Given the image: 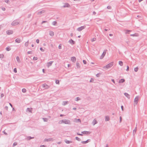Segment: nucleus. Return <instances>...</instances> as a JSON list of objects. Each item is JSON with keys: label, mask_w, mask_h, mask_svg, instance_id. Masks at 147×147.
I'll use <instances>...</instances> for the list:
<instances>
[{"label": "nucleus", "mask_w": 147, "mask_h": 147, "mask_svg": "<svg viewBox=\"0 0 147 147\" xmlns=\"http://www.w3.org/2000/svg\"><path fill=\"white\" fill-rule=\"evenodd\" d=\"M64 123L65 124H71L70 121L68 119H63L60 121L59 122V123Z\"/></svg>", "instance_id": "f257e3e1"}, {"label": "nucleus", "mask_w": 147, "mask_h": 147, "mask_svg": "<svg viewBox=\"0 0 147 147\" xmlns=\"http://www.w3.org/2000/svg\"><path fill=\"white\" fill-rule=\"evenodd\" d=\"M113 62H111L109 64L107 65H106L104 66L103 68L104 69L106 68L107 69L110 68L113 65Z\"/></svg>", "instance_id": "f03ea898"}, {"label": "nucleus", "mask_w": 147, "mask_h": 147, "mask_svg": "<svg viewBox=\"0 0 147 147\" xmlns=\"http://www.w3.org/2000/svg\"><path fill=\"white\" fill-rule=\"evenodd\" d=\"M138 96H137L135 98L134 102V105H136L137 104L138 102Z\"/></svg>", "instance_id": "7ed1b4c3"}, {"label": "nucleus", "mask_w": 147, "mask_h": 147, "mask_svg": "<svg viewBox=\"0 0 147 147\" xmlns=\"http://www.w3.org/2000/svg\"><path fill=\"white\" fill-rule=\"evenodd\" d=\"M19 24V23L16 20L13 21L11 23V25L13 26H15Z\"/></svg>", "instance_id": "20e7f679"}, {"label": "nucleus", "mask_w": 147, "mask_h": 147, "mask_svg": "<svg viewBox=\"0 0 147 147\" xmlns=\"http://www.w3.org/2000/svg\"><path fill=\"white\" fill-rule=\"evenodd\" d=\"M13 33V31L12 30H9L6 31V33L8 34H12Z\"/></svg>", "instance_id": "39448f33"}, {"label": "nucleus", "mask_w": 147, "mask_h": 147, "mask_svg": "<svg viewBox=\"0 0 147 147\" xmlns=\"http://www.w3.org/2000/svg\"><path fill=\"white\" fill-rule=\"evenodd\" d=\"M42 86L45 89H48L49 88V86L48 85L45 84H42Z\"/></svg>", "instance_id": "423d86ee"}, {"label": "nucleus", "mask_w": 147, "mask_h": 147, "mask_svg": "<svg viewBox=\"0 0 147 147\" xmlns=\"http://www.w3.org/2000/svg\"><path fill=\"white\" fill-rule=\"evenodd\" d=\"M85 28V26H82L78 28L77 29V30L78 31H80L84 29Z\"/></svg>", "instance_id": "0eeeda50"}, {"label": "nucleus", "mask_w": 147, "mask_h": 147, "mask_svg": "<svg viewBox=\"0 0 147 147\" xmlns=\"http://www.w3.org/2000/svg\"><path fill=\"white\" fill-rule=\"evenodd\" d=\"M106 53V50H105L103 51L102 54L101 56H100V59H102L105 56V55Z\"/></svg>", "instance_id": "6e6552de"}, {"label": "nucleus", "mask_w": 147, "mask_h": 147, "mask_svg": "<svg viewBox=\"0 0 147 147\" xmlns=\"http://www.w3.org/2000/svg\"><path fill=\"white\" fill-rule=\"evenodd\" d=\"M44 140L46 142H49L51 141H53V138H49L48 139L46 138Z\"/></svg>", "instance_id": "1a4fd4ad"}, {"label": "nucleus", "mask_w": 147, "mask_h": 147, "mask_svg": "<svg viewBox=\"0 0 147 147\" xmlns=\"http://www.w3.org/2000/svg\"><path fill=\"white\" fill-rule=\"evenodd\" d=\"M69 42L72 45H74L75 43V42L72 39H71L69 40Z\"/></svg>", "instance_id": "9d476101"}, {"label": "nucleus", "mask_w": 147, "mask_h": 147, "mask_svg": "<svg viewBox=\"0 0 147 147\" xmlns=\"http://www.w3.org/2000/svg\"><path fill=\"white\" fill-rule=\"evenodd\" d=\"M45 10H42V11H39L37 13V15H40L41 14H42L43 13H45Z\"/></svg>", "instance_id": "9b49d317"}, {"label": "nucleus", "mask_w": 147, "mask_h": 147, "mask_svg": "<svg viewBox=\"0 0 147 147\" xmlns=\"http://www.w3.org/2000/svg\"><path fill=\"white\" fill-rule=\"evenodd\" d=\"M53 61H50L47 63V66L49 67L51 66L52 64L53 63Z\"/></svg>", "instance_id": "f8f14e48"}, {"label": "nucleus", "mask_w": 147, "mask_h": 147, "mask_svg": "<svg viewBox=\"0 0 147 147\" xmlns=\"http://www.w3.org/2000/svg\"><path fill=\"white\" fill-rule=\"evenodd\" d=\"M70 6V5L67 3H65L64 5L63 6V7H69Z\"/></svg>", "instance_id": "ddd939ff"}, {"label": "nucleus", "mask_w": 147, "mask_h": 147, "mask_svg": "<svg viewBox=\"0 0 147 147\" xmlns=\"http://www.w3.org/2000/svg\"><path fill=\"white\" fill-rule=\"evenodd\" d=\"M71 60L74 63L76 61V58L74 57H72L71 58Z\"/></svg>", "instance_id": "4468645a"}, {"label": "nucleus", "mask_w": 147, "mask_h": 147, "mask_svg": "<svg viewBox=\"0 0 147 147\" xmlns=\"http://www.w3.org/2000/svg\"><path fill=\"white\" fill-rule=\"evenodd\" d=\"M91 133L90 132V131H82V133L83 134H89Z\"/></svg>", "instance_id": "2eb2a0df"}, {"label": "nucleus", "mask_w": 147, "mask_h": 147, "mask_svg": "<svg viewBox=\"0 0 147 147\" xmlns=\"http://www.w3.org/2000/svg\"><path fill=\"white\" fill-rule=\"evenodd\" d=\"M90 140L88 139V140H87L86 141H82L81 143H82L83 144H86V143L88 142H90Z\"/></svg>", "instance_id": "dca6fc26"}, {"label": "nucleus", "mask_w": 147, "mask_h": 147, "mask_svg": "<svg viewBox=\"0 0 147 147\" xmlns=\"http://www.w3.org/2000/svg\"><path fill=\"white\" fill-rule=\"evenodd\" d=\"M124 94V95L128 99L130 98V95L128 93H125Z\"/></svg>", "instance_id": "f3484780"}, {"label": "nucleus", "mask_w": 147, "mask_h": 147, "mask_svg": "<svg viewBox=\"0 0 147 147\" xmlns=\"http://www.w3.org/2000/svg\"><path fill=\"white\" fill-rule=\"evenodd\" d=\"M97 123L98 122L97 121L96 119H94L92 121V124L93 125H94L95 124H97Z\"/></svg>", "instance_id": "a211bd4d"}, {"label": "nucleus", "mask_w": 147, "mask_h": 147, "mask_svg": "<svg viewBox=\"0 0 147 147\" xmlns=\"http://www.w3.org/2000/svg\"><path fill=\"white\" fill-rule=\"evenodd\" d=\"M137 125H136V126H137ZM137 129V126L135 127V129L133 131V134L134 135L135 134V133L136 132Z\"/></svg>", "instance_id": "6ab92c4d"}, {"label": "nucleus", "mask_w": 147, "mask_h": 147, "mask_svg": "<svg viewBox=\"0 0 147 147\" xmlns=\"http://www.w3.org/2000/svg\"><path fill=\"white\" fill-rule=\"evenodd\" d=\"M109 119L110 118L109 116H107L105 117V121H109Z\"/></svg>", "instance_id": "aec40b11"}, {"label": "nucleus", "mask_w": 147, "mask_h": 147, "mask_svg": "<svg viewBox=\"0 0 147 147\" xmlns=\"http://www.w3.org/2000/svg\"><path fill=\"white\" fill-rule=\"evenodd\" d=\"M49 35L52 36H53L54 35V32L51 31H49Z\"/></svg>", "instance_id": "412c9836"}, {"label": "nucleus", "mask_w": 147, "mask_h": 147, "mask_svg": "<svg viewBox=\"0 0 147 147\" xmlns=\"http://www.w3.org/2000/svg\"><path fill=\"white\" fill-rule=\"evenodd\" d=\"M125 81V80L123 79H121L119 80V83H123Z\"/></svg>", "instance_id": "4be33fe9"}, {"label": "nucleus", "mask_w": 147, "mask_h": 147, "mask_svg": "<svg viewBox=\"0 0 147 147\" xmlns=\"http://www.w3.org/2000/svg\"><path fill=\"white\" fill-rule=\"evenodd\" d=\"M65 143L67 144H69L72 143V142L71 141L68 140H65Z\"/></svg>", "instance_id": "5701e85b"}, {"label": "nucleus", "mask_w": 147, "mask_h": 147, "mask_svg": "<svg viewBox=\"0 0 147 147\" xmlns=\"http://www.w3.org/2000/svg\"><path fill=\"white\" fill-rule=\"evenodd\" d=\"M21 41L20 39L19 38H17L15 40V42L17 43H20Z\"/></svg>", "instance_id": "b1692460"}, {"label": "nucleus", "mask_w": 147, "mask_h": 147, "mask_svg": "<svg viewBox=\"0 0 147 147\" xmlns=\"http://www.w3.org/2000/svg\"><path fill=\"white\" fill-rule=\"evenodd\" d=\"M16 59L18 61V62L19 63H20L21 62V61L20 60V58L18 56H17L16 57Z\"/></svg>", "instance_id": "393cba45"}, {"label": "nucleus", "mask_w": 147, "mask_h": 147, "mask_svg": "<svg viewBox=\"0 0 147 147\" xmlns=\"http://www.w3.org/2000/svg\"><path fill=\"white\" fill-rule=\"evenodd\" d=\"M68 103V101H63L62 105H65L66 104H67Z\"/></svg>", "instance_id": "a878e982"}, {"label": "nucleus", "mask_w": 147, "mask_h": 147, "mask_svg": "<svg viewBox=\"0 0 147 147\" xmlns=\"http://www.w3.org/2000/svg\"><path fill=\"white\" fill-rule=\"evenodd\" d=\"M119 63L121 66H122L123 65V62L121 61H119Z\"/></svg>", "instance_id": "bb28decb"}, {"label": "nucleus", "mask_w": 147, "mask_h": 147, "mask_svg": "<svg viewBox=\"0 0 147 147\" xmlns=\"http://www.w3.org/2000/svg\"><path fill=\"white\" fill-rule=\"evenodd\" d=\"M76 65L77 68H79L80 67V64L77 62L76 63Z\"/></svg>", "instance_id": "cd10ccee"}, {"label": "nucleus", "mask_w": 147, "mask_h": 147, "mask_svg": "<svg viewBox=\"0 0 147 147\" xmlns=\"http://www.w3.org/2000/svg\"><path fill=\"white\" fill-rule=\"evenodd\" d=\"M34 137H32L31 136H29L27 137V139L28 140H31V139L34 138Z\"/></svg>", "instance_id": "c85d7f7f"}, {"label": "nucleus", "mask_w": 147, "mask_h": 147, "mask_svg": "<svg viewBox=\"0 0 147 147\" xmlns=\"http://www.w3.org/2000/svg\"><path fill=\"white\" fill-rule=\"evenodd\" d=\"M126 32H125V34H129V32H131V30H125Z\"/></svg>", "instance_id": "c756f323"}, {"label": "nucleus", "mask_w": 147, "mask_h": 147, "mask_svg": "<svg viewBox=\"0 0 147 147\" xmlns=\"http://www.w3.org/2000/svg\"><path fill=\"white\" fill-rule=\"evenodd\" d=\"M43 121L45 122H47L48 121V119L47 118H43Z\"/></svg>", "instance_id": "7c9ffc66"}, {"label": "nucleus", "mask_w": 147, "mask_h": 147, "mask_svg": "<svg viewBox=\"0 0 147 147\" xmlns=\"http://www.w3.org/2000/svg\"><path fill=\"white\" fill-rule=\"evenodd\" d=\"M75 139H76V140H77L78 141H81V139L80 138H78L77 137H76L75 138Z\"/></svg>", "instance_id": "2f4dec72"}, {"label": "nucleus", "mask_w": 147, "mask_h": 147, "mask_svg": "<svg viewBox=\"0 0 147 147\" xmlns=\"http://www.w3.org/2000/svg\"><path fill=\"white\" fill-rule=\"evenodd\" d=\"M138 67H135L134 69V70L135 71L137 72L138 71Z\"/></svg>", "instance_id": "473e14b6"}, {"label": "nucleus", "mask_w": 147, "mask_h": 147, "mask_svg": "<svg viewBox=\"0 0 147 147\" xmlns=\"http://www.w3.org/2000/svg\"><path fill=\"white\" fill-rule=\"evenodd\" d=\"M131 36H138V34L137 33H135L133 34L130 35Z\"/></svg>", "instance_id": "72a5a7b5"}, {"label": "nucleus", "mask_w": 147, "mask_h": 147, "mask_svg": "<svg viewBox=\"0 0 147 147\" xmlns=\"http://www.w3.org/2000/svg\"><path fill=\"white\" fill-rule=\"evenodd\" d=\"M22 91L23 93H25L26 92V90L25 88H23L22 90Z\"/></svg>", "instance_id": "f704fd0d"}, {"label": "nucleus", "mask_w": 147, "mask_h": 147, "mask_svg": "<svg viewBox=\"0 0 147 147\" xmlns=\"http://www.w3.org/2000/svg\"><path fill=\"white\" fill-rule=\"evenodd\" d=\"M57 23V22H56V21H54L52 22V24L53 25L55 26V25H56V24Z\"/></svg>", "instance_id": "c9c22d12"}, {"label": "nucleus", "mask_w": 147, "mask_h": 147, "mask_svg": "<svg viewBox=\"0 0 147 147\" xmlns=\"http://www.w3.org/2000/svg\"><path fill=\"white\" fill-rule=\"evenodd\" d=\"M96 38H93L91 40V41L92 42H94V41H95L96 40Z\"/></svg>", "instance_id": "e433bc0d"}, {"label": "nucleus", "mask_w": 147, "mask_h": 147, "mask_svg": "<svg viewBox=\"0 0 147 147\" xmlns=\"http://www.w3.org/2000/svg\"><path fill=\"white\" fill-rule=\"evenodd\" d=\"M32 109L30 108H28L27 109V110L29 112H31V110Z\"/></svg>", "instance_id": "4c0bfd02"}, {"label": "nucleus", "mask_w": 147, "mask_h": 147, "mask_svg": "<svg viewBox=\"0 0 147 147\" xmlns=\"http://www.w3.org/2000/svg\"><path fill=\"white\" fill-rule=\"evenodd\" d=\"M28 45V41L27 42H25V45L26 47H27Z\"/></svg>", "instance_id": "58836bf2"}, {"label": "nucleus", "mask_w": 147, "mask_h": 147, "mask_svg": "<svg viewBox=\"0 0 147 147\" xmlns=\"http://www.w3.org/2000/svg\"><path fill=\"white\" fill-rule=\"evenodd\" d=\"M6 50L7 51H9L11 50V48L9 47H7L6 48Z\"/></svg>", "instance_id": "ea45409f"}, {"label": "nucleus", "mask_w": 147, "mask_h": 147, "mask_svg": "<svg viewBox=\"0 0 147 147\" xmlns=\"http://www.w3.org/2000/svg\"><path fill=\"white\" fill-rule=\"evenodd\" d=\"M80 100V98H79V97H77L76 98L75 100L76 101H77Z\"/></svg>", "instance_id": "a19ab883"}, {"label": "nucleus", "mask_w": 147, "mask_h": 147, "mask_svg": "<svg viewBox=\"0 0 147 147\" xmlns=\"http://www.w3.org/2000/svg\"><path fill=\"white\" fill-rule=\"evenodd\" d=\"M55 83L57 84H59V81L58 80H56V81H55Z\"/></svg>", "instance_id": "79ce46f5"}, {"label": "nucleus", "mask_w": 147, "mask_h": 147, "mask_svg": "<svg viewBox=\"0 0 147 147\" xmlns=\"http://www.w3.org/2000/svg\"><path fill=\"white\" fill-rule=\"evenodd\" d=\"M4 57V55L3 54H0V58H3Z\"/></svg>", "instance_id": "37998d69"}, {"label": "nucleus", "mask_w": 147, "mask_h": 147, "mask_svg": "<svg viewBox=\"0 0 147 147\" xmlns=\"http://www.w3.org/2000/svg\"><path fill=\"white\" fill-rule=\"evenodd\" d=\"M38 59V58L36 57H34L33 58V60H36Z\"/></svg>", "instance_id": "c03bdc74"}, {"label": "nucleus", "mask_w": 147, "mask_h": 147, "mask_svg": "<svg viewBox=\"0 0 147 147\" xmlns=\"http://www.w3.org/2000/svg\"><path fill=\"white\" fill-rule=\"evenodd\" d=\"M94 79L93 78H91L90 80V82H93V81H94Z\"/></svg>", "instance_id": "a18cd8bd"}, {"label": "nucleus", "mask_w": 147, "mask_h": 147, "mask_svg": "<svg viewBox=\"0 0 147 147\" xmlns=\"http://www.w3.org/2000/svg\"><path fill=\"white\" fill-rule=\"evenodd\" d=\"M59 49H62L61 48V44H60L59 45L58 47Z\"/></svg>", "instance_id": "49530a36"}, {"label": "nucleus", "mask_w": 147, "mask_h": 147, "mask_svg": "<svg viewBox=\"0 0 147 147\" xmlns=\"http://www.w3.org/2000/svg\"><path fill=\"white\" fill-rule=\"evenodd\" d=\"M17 145V143L16 142H14L13 144V147L15 146L16 145Z\"/></svg>", "instance_id": "de8ad7c7"}, {"label": "nucleus", "mask_w": 147, "mask_h": 147, "mask_svg": "<svg viewBox=\"0 0 147 147\" xmlns=\"http://www.w3.org/2000/svg\"><path fill=\"white\" fill-rule=\"evenodd\" d=\"M107 8L108 9H111V6L109 5V6H107Z\"/></svg>", "instance_id": "09e8293b"}, {"label": "nucleus", "mask_w": 147, "mask_h": 147, "mask_svg": "<svg viewBox=\"0 0 147 147\" xmlns=\"http://www.w3.org/2000/svg\"><path fill=\"white\" fill-rule=\"evenodd\" d=\"M13 71L15 73H16L17 72V69L16 68H15L13 69Z\"/></svg>", "instance_id": "8fccbe9b"}, {"label": "nucleus", "mask_w": 147, "mask_h": 147, "mask_svg": "<svg viewBox=\"0 0 147 147\" xmlns=\"http://www.w3.org/2000/svg\"><path fill=\"white\" fill-rule=\"evenodd\" d=\"M40 50L42 52H43L44 51V50L42 49V47L40 48Z\"/></svg>", "instance_id": "3c124183"}, {"label": "nucleus", "mask_w": 147, "mask_h": 147, "mask_svg": "<svg viewBox=\"0 0 147 147\" xmlns=\"http://www.w3.org/2000/svg\"><path fill=\"white\" fill-rule=\"evenodd\" d=\"M83 63L84 64H85L86 63V61L85 60H83Z\"/></svg>", "instance_id": "603ef678"}, {"label": "nucleus", "mask_w": 147, "mask_h": 147, "mask_svg": "<svg viewBox=\"0 0 147 147\" xmlns=\"http://www.w3.org/2000/svg\"><path fill=\"white\" fill-rule=\"evenodd\" d=\"M129 67L127 66V68L126 69V70L127 71H128L129 70Z\"/></svg>", "instance_id": "864d4df0"}, {"label": "nucleus", "mask_w": 147, "mask_h": 147, "mask_svg": "<svg viewBox=\"0 0 147 147\" xmlns=\"http://www.w3.org/2000/svg\"><path fill=\"white\" fill-rule=\"evenodd\" d=\"M77 134L78 135H79V136H82L83 135L82 134H80L79 133V132H77Z\"/></svg>", "instance_id": "5fc2aeb1"}, {"label": "nucleus", "mask_w": 147, "mask_h": 147, "mask_svg": "<svg viewBox=\"0 0 147 147\" xmlns=\"http://www.w3.org/2000/svg\"><path fill=\"white\" fill-rule=\"evenodd\" d=\"M100 74V73H98L97 74H96V77H98L99 76Z\"/></svg>", "instance_id": "6e6d98bb"}, {"label": "nucleus", "mask_w": 147, "mask_h": 147, "mask_svg": "<svg viewBox=\"0 0 147 147\" xmlns=\"http://www.w3.org/2000/svg\"><path fill=\"white\" fill-rule=\"evenodd\" d=\"M121 108L122 111H123V105L121 106Z\"/></svg>", "instance_id": "4d7b16f0"}, {"label": "nucleus", "mask_w": 147, "mask_h": 147, "mask_svg": "<svg viewBox=\"0 0 147 147\" xmlns=\"http://www.w3.org/2000/svg\"><path fill=\"white\" fill-rule=\"evenodd\" d=\"M36 42L37 43H39V39H37L36 40Z\"/></svg>", "instance_id": "13d9d810"}, {"label": "nucleus", "mask_w": 147, "mask_h": 147, "mask_svg": "<svg viewBox=\"0 0 147 147\" xmlns=\"http://www.w3.org/2000/svg\"><path fill=\"white\" fill-rule=\"evenodd\" d=\"M27 53L28 54H31L32 53V51H28V52Z\"/></svg>", "instance_id": "bf43d9fd"}, {"label": "nucleus", "mask_w": 147, "mask_h": 147, "mask_svg": "<svg viewBox=\"0 0 147 147\" xmlns=\"http://www.w3.org/2000/svg\"><path fill=\"white\" fill-rule=\"evenodd\" d=\"M5 109L6 110H7V111L8 110V107L7 106H5Z\"/></svg>", "instance_id": "052dcab7"}, {"label": "nucleus", "mask_w": 147, "mask_h": 147, "mask_svg": "<svg viewBox=\"0 0 147 147\" xmlns=\"http://www.w3.org/2000/svg\"><path fill=\"white\" fill-rule=\"evenodd\" d=\"M31 14H29L28 16V18H30L31 17Z\"/></svg>", "instance_id": "680f3d73"}, {"label": "nucleus", "mask_w": 147, "mask_h": 147, "mask_svg": "<svg viewBox=\"0 0 147 147\" xmlns=\"http://www.w3.org/2000/svg\"><path fill=\"white\" fill-rule=\"evenodd\" d=\"M5 2L6 3H8L9 1L8 0H5Z\"/></svg>", "instance_id": "e2e57ef3"}, {"label": "nucleus", "mask_w": 147, "mask_h": 147, "mask_svg": "<svg viewBox=\"0 0 147 147\" xmlns=\"http://www.w3.org/2000/svg\"><path fill=\"white\" fill-rule=\"evenodd\" d=\"M4 96V94L2 93L1 94V97H3V96Z\"/></svg>", "instance_id": "0e129e2a"}, {"label": "nucleus", "mask_w": 147, "mask_h": 147, "mask_svg": "<svg viewBox=\"0 0 147 147\" xmlns=\"http://www.w3.org/2000/svg\"><path fill=\"white\" fill-rule=\"evenodd\" d=\"M122 118L121 117H120V122H121L122 120Z\"/></svg>", "instance_id": "69168bd1"}, {"label": "nucleus", "mask_w": 147, "mask_h": 147, "mask_svg": "<svg viewBox=\"0 0 147 147\" xmlns=\"http://www.w3.org/2000/svg\"><path fill=\"white\" fill-rule=\"evenodd\" d=\"M1 9L3 11H5V8L4 7H2Z\"/></svg>", "instance_id": "338daca9"}, {"label": "nucleus", "mask_w": 147, "mask_h": 147, "mask_svg": "<svg viewBox=\"0 0 147 147\" xmlns=\"http://www.w3.org/2000/svg\"><path fill=\"white\" fill-rule=\"evenodd\" d=\"M40 147H45V146L44 145H41L40 146Z\"/></svg>", "instance_id": "774afa93"}]
</instances>
